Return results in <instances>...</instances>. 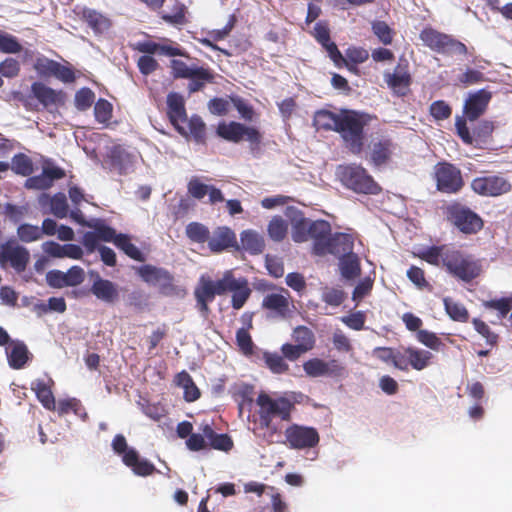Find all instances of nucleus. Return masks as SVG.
Listing matches in <instances>:
<instances>
[{"label": "nucleus", "mask_w": 512, "mask_h": 512, "mask_svg": "<svg viewBox=\"0 0 512 512\" xmlns=\"http://www.w3.org/2000/svg\"><path fill=\"white\" fill-rule=\"evenodd\" d=\"M371 117L355 111H343L337 132L353 154H360L364 146V127Z\"/></svg>", "instance_id": "obj_1"}, {"label": "nucleus", "mask_w": 512, "mask_h": 512, "mask_svg": "<svg viewBox=\"0 0 512 512\" xmlns=\"http://www.w3.org/2000/svg\"><path fill=\"white\" fill-rule=\"evenodd\" d=\"M446 271L454 278L469 283L477 278L482 271L480 261L454 247L445 254Z\"/></svg>", "instance_id": "obj_2"}, {"label": "nucleus", "mask_w": 512, "mask_h": 512, "mask_svg": "<svg viewBox=\"0 0 512 512\" xmlns=\"http://www.w3.org/2000/svg\"><path fill=\"white\" fill-rule=\"evenodd\" d=\"M337 176L345 187L356 193L377 194L380 191L379 185L360 165H340Z\"/></svg>", "instance_id": "obj_3"}, {"label": "nucleus", "mask_w": 512, "mask_h": 512, "mask_svg": "<svg viewBox=\"0 0 512 512\" xmlns=\"http://www.w3.org/2000/svg\"><path fill=\"white\" fill-rule=\"evenodd\" d=\"M257 404L260 407V419L268 426L273 417H279L283 421H290L292 405L286 395L272 398L266 393L259 394Z\"/></svg>", "instance_id": "obj_4"}, {"label": "nucleus", "mask_w": 512, "mask_h": 512, "mask_svg": "<svg viewBox=\"0 0 512 512\" xmlns=\"http://www.w3.org/2000/svg\"><path fill=\"white\" fill-rule=\"evenodd\" d=\"M420 38L425 45L438 53L449 55H465L467 53V47L464 43L433 29H424Z\"/></svg>", "instance_id": "obj_5"}, {"label": "nucleus", "mask_w": 512, "mask_h": 512, "mask_svg": "<svg viewBox=\"0 0 512 512\" xmlns=\"http://www.w3.org/2000/svg\"><path fill=\"white\" fill-rule=\"evenodd\" d=\"M286 444L297 450L310 449L318 445L320 436L316 428L292 424L286 428Z\"/></svg>", "instance_id": "obj_6"}, {"label": "nucleus", "mask_w": 512, "mask_h": 512, "mask_svg": "<svg viewBox=\"0 0 512 512\" xmlns=\"http://www.w3.org/2000/svg\"><path fill=\"white\" fill-rule=\"evenodd\" d=\"M217 134L221 138L234 143L245 139L250 142L252 149L261 142V135L257 129L234 121L220 123L217 127Z\"/></svg>", "instance_id": "obj_7"}, {"label": "nucleus", "mask_w": 512, "mask_h": 512, "mask_svg": "<svg viewBox=\"0 0 512 512\" xmlns=\"http://www.w3.org/2000/svg\"><path fill=\"white\" fill-rule=\"evenodd\" d=\"M29 260L28 249L18 244L15 239H9L0 244V263L3 266L9 263L15 271L21 273L26 270Z\"/></svg>", "instance_id": "obj_8"}, {"label": "nucleus", "mask_w": 512, "mask_h": 512, "mask_svg": "<svg viewBox=\"0 0 512 512\" xmlns=\"http://www.w3.org/2000/svg\"><path fill=\"white\" fill-rule=\"evenodd\" d=\"M437 187L446 193H455L463 186L461 171L452 164L440 163L435 168Z\"/></svg>", "instance_id": "obj_9"}, {"label": "nucleus", "mask_w": 512, "mask_h": 512, "mask_svg": "<svg viewBox=\"0 0 512 512\" xmlns=\"http://www.w3.org/2000/svg\"><path fill=\"white\" fill-rule=\"evenodd\" d=\"M471 188L479 195L494 197L509 192L511 185L504 177L491 175L475 178Z\"/></svg>", "instance_id": "obj_10"}, {"label": "nucleus", "mask_w": 512, "mask_h": 512, "mask_svg": "<svg viewBox=\"0 0 512 512\" xmlns=\"http://www.w3.org/2000/svg\"><path fill=\"white\" fill-rule=\"evenodd\" d=\"M396 145L387 137H377L371 140L368 146L369 161L376 167L389 163L394 154Z\"/></svg>", "instance_id": "obj_11"}, {"label": "nucleus", "mask_w": 512, "mask_h": 512, "mask_svg": "<svg viewBox=\"0 0 512 512\" xmlns=\"http://www.w3.org/2000/svg\"><path fill=\"white\" fill-rule=\"evenodd\" d=\"M303 368L304 371L312 377H340L345 373V367L335 359L324 361L319 358H314L305 362Z\"/></svg>", "instance_id": "obj_12"}, {"label": "nucleus", "mask_w": 512, "mask_h": 512, "mask_svg": "<svg viewBox=\"0 0 512 512\" xmlns=\"http://www.w3.org/2000/svg\"><path fill=\"white\" fill-rule=\"evenodd\" d=\"M492 98V93L486 89H480L468 94L464 103V114L469 121H475L485 111Z\"/></svg>", "instance_id": "obj_13"}, {"label": "nucleus", "mask_w": 512, "mask_h": 512, "mask_svg": "<svg viewBox=\"0 0 512 512\" xmlns=\"http://www.w3.org/2000/svg\"><path fill=\"white\" fill-rule=\"evenodd\" d=\"M89 276L93 280L91 293L99 300L105 303H113L119 297L118 287L110 280L103 279L98 272L89 271Z\"/></svg>", "instance_id": "obj_14"}, {"label": "nucleus", "mask_w": 512, "mask_h": 512, "mask_svg": "<svg viewBox=\"0 0 512 512\" xmlns=\"http://www.w3.org/2000/svg\"><path fill=\"white\" fill-rule=\"evenodd\" d=\"M451 216L455 226L466 234L476 233L483 226L482 219L468 208H454Z\"/></svg>", "instance_id": "obj_15"}, {"label": "nucleus", "mask_w": 512, "mask_h": 512, "mask_svg": "<svg viewBox=\"0 0 512 512\" xmlns=\"http://www.w3.org/2000/svg\"><path fill=\"white\" fill-rule=\"evenodd\" d=\"M31 91L43 107L49 111H53L64 104L65 95L62 91L54 90L41 82L33 83Z\"/></svg>", "instance_id": "obj_16"}, {"label": "nucleus", "mask_w": 512, "mask_h": 512, "mask_svg": "<svg viewBox=\"0 0 512 512\" xmlns=\"http://www.w3.org/2000/svg\"><path fill=\"white\" fill-rule=\"evenodd\" d=\"M310 240L313 241V251L316 255H325L327 242L331 235V226L325 220L312 221L309 219Z\"/></svg>", "instance_id": "obj_17"}, {"label": "nucleus", "mask_w": 512, "mask_h": 512, "mask_svg": "<svg viewBox=\"0 0 512 512\" xmlns=\"http://www.w3.org/2000/svg\"><path fill=\"white\" fill-rule=\"evenodd\" d=\"M62 177H64V171L61 168L47 166L43 168L41 174L28 178L25 186L29 189L45 190Z\"/></svg>", "instance_id": "obj_18"}, {"label": "nucleus", "mask_w": 512, "mask_h": 512, "mask_svg": "<svg viewBox=\"0 0 512 512\" xmlns=\"http://www.w3.org/2000/svg\"><path fill=\"white\" fill-rule=\"evenodd\" d=\"M289 292L283 289L281 293H270L263 299V307L274 312L280 318H286L290 313Z\"/></svg>", "instance_id": "obj_19"}, {"label": "nucleus", "mask_w": 512, "mask_h": 512, "mask_svg": "<svg viewBox=\"0 0 512 512\" xmlns=\"http://www.w3.org/2000/svg\"><path fill=\"white\" fill-rule=\"evenodd\" d=\"M326 246L325 255L332 254L340 258L353 253V238L346 233L331 234Z\"/></svg>", "instance_id": "obj_20"}, {"label": "nucleus", "mask_w": 512, "mask_h": 512, "mask_svg": "<svg viewBox=\"0 0 512 512\" xmlns=\"http://www.w3.org/2000/svg\"><path fill=\"white\" fill-rule=\"evenodd\" d=\"M122 461L138 476L146 477L156 471L154 464L146 459H140L138 452L133 448L123 455Z\"/></svg>", "instance_id": "obj_21"}, {"label": "nucleus", "mask_w": 512, "mask_h": 512, "mask_svg": "<svg viewBox=\"0 0 512 512\" xmlns=\"http://www.w3.org/2000/svg\"><path fill=\"white\" fill-rule=\"evenodd\" d=\"M235 244V233L228 227H218L208 239V246L213 252H221Z\"/></svg>", "instance_id": "obj_22"}, {"label": "nucleus", "mask_w": 512, "mask_h": 512, "mask_svg": "<svg viewBox=\"0 0 512 512\" xmlns=\"http://www.w3.org/2000/svg\"><path fill=\"white\" fill-rule=\"evenodd\" d=\"M387 85L398 95L404 96L407 93L411 82L410 74L398 65L393 73L384 75Z\"/></svg>", "instance_id": "obj_23"}, {"label": "nucleus", "mask_w": 512, "mask_h": 512, "mask_svg": "<svg viewBox=\"0 0 512 512\" xmlns=\"http://www.w3.org/2000/svg\"><path fill=\"white\" fill-rule=\"evenodd\" d=\"M168 115L171 122L181 131L180 123L187 122L183 97L177 93L167 96Z\"/></svg>", "instance_id": "obj_24"}, {"label": "nucleus", "mask_w": 512, "mask_h": 512, "mask_svg": "<svg viewBox=\"0 0 512 512\" xmlns=\"http://www.w3.org/2000/svg\"><path fill=\"white\" fill-rule=\"evenodd\" d=\"M138 274L147 283L153 285L167 286L171 283L170 273L152 265H144L138 269Z\"/></svg>", "instance_id": "obj_25"}, {"label": "nucleus", "mask_w": 512, "mask_h": 512, "mask_svg": "<svg viewBox=\"0 0 512 512\" xmlns=\"http://www.w3.org/2000/svg\"><path fill=\"white\" fill-rule=\"evenodd\" d=\"M432 357L433 354L427 350L403 348V358L406 360V369L411 366L416 370H423L430 364Z\"/></svg>", "instance_id": "obj_26"}, {"label": "nucleus", "mask_w": 512, "mask_h": 512, "mask_svg": "<svg viewBox=\"0 0 512 512\" xmlns=\"http://www.w3.org/2000/svg\"><path fill=\"white\" fill-rule=\"evenodd\" d=\"M216 295L218 294L216 293L214 280L201 277L199 286L195 290V297L200 305L201 312H208V303L212 302Z\"/></svg>", "instance_id": "obj_27"}, {"label": "nucleus", "mask_w": 512, "mask_h": 512, "mask_svg": "<svg viewBox=\"0 0 512 512\" xmlns=\"http://www.w3.org/2000/svg\"><path fill=\"white\" fill-rule=\"evenodd\" d=\"M373 355L386 364H392L400 370H406V360L403 358V349H392L387 347H377L373 350Z\"/></svg>", "instance_id": "obj_28"}, {"label": "nucleus", "mask_w": 512, "mask_h": 512, "mask_svg": "<svg viewBox=\"0 0 512 512\" xmlns=\"http://www.w3.org/2000/svg\"><path fill=\"white\" fill-rule=\"evenodd\" d=\"M341 117L342 113L336 114L328 110H319L314 114L313 123L318 130L337 132Z\"/></svg>", "instance_id": "obj_29"}, {"label": "nucleus", "mask_w": 512, "mask_h": 512, "mask_svg": "<svg viewBox=\"0 0 512 512\" xmlns=\"http://www.w3.org/2000/svg\"><path fill=\"white\" fill-rule=\"evenodd\" d=\"M241 247L250 254L262 253L265 247L263 237L253 230H245L240 235Z\"/></svg>", "instance_id": "obj_30"}, {"label": "nucleus", "mask_w": 512, "mask_h": 512, "mask_svg": "<svg viewBox=\"0 0 512 512\" xmlns=\"http://www.w3.org/2000/svg\"><path fill=\"white\" fill-rule=\"evenodd\" d=\"M6 354L9 365L14 369L22 368L28 360L27 347L21 342H12L6 348Z\"/></svg>", "instance_id": "obj_31"}, {"label": "nucleus", "mask_w": 512, "mask_h": 512, "mask_svg": "<svg viewBox=\"0 0 512 512\" xmlns=\"http://www.w3.org/2000/svg\"><path fill=\"white\" fill-rule=\"evenodd\" d=\"M340 270L344 278L350 280L356 278L360 274L359 258L356 254L350 253L339 258Z\"/></svg>", "instance_id": "obj_32"}, {"label": "nucleus", "mask_w": 512, "mask_h": 512, "mask_svg": "<svg viewBox=\"0 0 512 512\" xmlns=\"http://www.w3.org/2000/svg\"><path fill=\"white\" fill-rule=\"evenodd\" d=\"M138 406L141 408L142 412L154 421H160L167 415V410L164 405L160 403H150L149 400L141 395H139V399L137 400Z\"/></svg>", "instance_id": "obj_33"}, {"label": "nucleus", "mask_w": 512, "mask_h": 512, "mask_svg": "<svg viewBox=\"0 0 512 512\" xmlns=\"http://www.w3.org/2000/svg\"><path fill=\"white\" fill-rule=\"evenodd\" d=\"M43 62H45V64H42V61H39L38 67H44L47 72L54 75L63 82L68 83L74 80V73L70 68L63 66L58 62L47 59L43 60Z\"/></svg>", "instance_id": "obj_34"}, {"label": "nucleus", "mask_w": 512, "mask_h": 512, "mask_svg": "<svg viewBox=\"0 0 512 512\" xmlns=\"http://www.w3.org/2000/svg\"><path fill=\"white\" fill-rule=\"evenodd\" d=\"M83 17L96 34L105 32L110 26L109 20L95 10L85 9L83 11Z\"/></svg>", "instance_id": "obj_35"}, {"label": "nucleus", "mask_w": 512, "mask_h": 512, "mask_svg": "<svg viewBox=\"0 0 512 512\" xmlns=\"http://www.w3.org/2000/svg\"><path fill=\"white\" fill-rule=\"evenodd\" d=\"M450 250V246H432L422 252L421 258L434 266L445 265V254Z\"/></svg>", "instance_id": "obj_36"}, {"label": "nucleus", "mask_w": 512, "mask_h": 512, "mask_svg": "<svg viewBox=\"0 0 512 512\" xmlns=\"http://www.w3.org/2000/svg\"><path fill=\"white\" fill-rule=\"evenodd\" d=\"M292 337L294 341L297 343L296 345H299V347H301L302 350L306 352L314 347V334L309 328L305 326L296 327L293 331Z\"/></svg>", "instance_id": "obj_37"}, {"label": "nucleus", "mask_w": 512, "mask_h": 512, "mask_svg": "<svg viewBox=\"0 0 512 512\" xmlns=\"http://www.w3.org/2000/svg\"><path fill=\"white\" fill-rule=\"evenodd\" d=\"M114 244L130 258L137 261L144 260L142 252L134 244L131 243L127 235L118 234V236L114 239Z\"/></svg>", "instance_id": "obj_38"}, {"label": "nucleus", "mask_w": 512, "mask_h": 512, "mask_svg": "<svg viewBox=\"0 0 512 512\" xmlns=\"http://www.w3.org/2000/svg\"><path fill=\"white\" fill-rule=\"evenodd\" d=\"M186 235L193 242L204 243L208 241L210 231L202 223L191 222L186 226Z\"/></svg>", "instance_id": "obj_39"}, {"label": "nucleus", "mask_w": 512, "mask_h": 512, "mask_svg": "<svg viewBox=\"0 0 512 512\" xmlns=\"http://www.w3.org/2000/svg\"><path fill=\"white\" fill-rule=\"evenodd\" d=\"M195 74L196 75L188 78L190 80L188 83V90L190 93L200 91L205 86V83L211 82L213 79L212 73L203 67L197 69Z\"/></svg>", "instance_id": "obj_40"}, {"label": "nucleus", "mask_w": 512, "mask_h": 512, "mask_svg": "<svg viewBox=\"0 0 512 512\" xmlns=\"http://www.w3.org/2000/svg\"><path fill=\"white\" fill-rule=\"evenodd\" d=\"M88 227L93 228L99 240H103L105 242L114 243V239L118 236L114 229L105 225L99 219H91L90 223H88Z\"/></svg>", "instance_id": "obj_41"}, {"label": "nucleus", "mask_w": 512, "mask_h": 512, "mask_svg": "<svg viewBox=\"0 0 512 512\" xmlns=\"http://www.w3.org/2000/svg\"><path fill=\"white\" fill-rule=\"evenodd\" d=\"M287 229V222L280 216L273 217L268 225V233L270 238L277 242L285 238Z\"/></svg>", "instance_id": "obj_42"}, {"label": "nucleus", "mask_w": 512, "mask_h": 512, "mask_svg": "<svg viewBox=\"0 0 512 512\" xmlns=\"http://www.w3.org/2000/svg\"><path fill=\"white\" fill-rule=\"evenodd\" d=\"M11 169L16 174L28 176L33 172V163L27 155L19 153L12 158Z\"/></svg>", "instance_id": "obj_43"}, {"label": "nucleus", "mask_w": 512, "mask_h": 512, "mask_svg": "<svg viewBox=\"0 0 512 512\" xmlns=\"http://www.w3.org/2000/svg\"><path fill=\"white\" fill-rule=\"evenodd\" d=\"M346 297L345 292L340 288L324 287L321 291V299L330 306H340Z\"/></svg>", "instance_id": "obj_44"}, {"label": "nucleus", "mask_w": 512, "mask_h": 512, "mask_svg": "<svg viewBox=\"0 0 512 512\" xmlns=\"http://www.w3.org/2000/svg\"><path fill=\"white\" fill-rule=\"evenodd\" d=\"M17 235L22 242L30 243L42 238V230L38 226L24 223L17 228Z\"/></svg>", "instance_id": "obj_45"}, {"label": "nucleus", "mask_w": 512, "mask_h": 512, "mask_svg": "<svg viewBox=\"0 0 512 512\" xmlns=\"http://www.w3.org/2000/svg\"><path fill=\"white\" fill-rule=\"evenodd\" d=\"M292 239L298 243L310 240L309 219L300 218L294 221Z\"/></svg>", "instance_id": "obj_46"}, {"label": "nucleus", "mask_w": 512, "mask_h": 512, "mask_svg": "<svg viewBox=\"0 0 512 512\" xmlns=\"http://www.w3.org/2000/svg\"><path fill=\"white\" fill-rule=\"evenodd\" d=\"M51 213L59 218H66L68 215V203L65 194L57 193L50 201Z\"/></svg>", "instance_id": "obj_47"}, {"label": "nucleus", "mask_w": 512, "mask_h": 512, "mask_svg": "<svg viewBox=\"0 0 512 512\" xmlns=\"http://www.w3.org/2000/svg\"><path fill=\"white\" fill-rule=\"evenodd\" d=\"M369 57L368 51L363 48H349L346 51V57L348 66H346L350 71H354L356 69V65L365 62Z\"/></svg>", "instance_id": "obj_48"}, {"label": "nucleus", "mask_w": 512, "mask_h": 512, "mask_svg": "<svg viewBox=\"0 0 512 512\" xmlns=\"http://www.w3.org/2000/svg\"><path fill=\"white\" fill-rule=\"evenodd\" d=\"M22 50L17 38L0 30V51L3 53H19Z\"/></svg>", "instance_id": "obj_49"}, {"label": "nucleus", "mask_w": 512, "mask_h": 512, "mask_svg": "<svg viewBox=\"0 0 512 512\" xmlns=\"http://www.w3.org/2000/svg\"><path fill=\"white\" fill-rule=\"evenodd\" d=\"M33 390L35 391L38 400L46 409L50 411L56 410L55 397L51 390V386H36Z\"/></svg>", "instance_id": "obj_50"}, {"label": "nucleus", "mask_w": 512, "mask_h": 512, "mask_svg": "<svg viewBox=\"0 0 512 512\" xmlns=\"http://www.w3.org/2000/svg\"><path fill=\"white\" fill-rule=\"evenodd\" d=\"M444 305L448 315L456 321L465 322L468 319V311L461 304L450 299H444Z\"/></svg>", "instance_id": "obj_51"}, {"label": "nucleus", "mask_w": 512, "mask_h": 512, "mask_svg": "<svg viewBox=\"0 0 512 512\" xmlns=\"http://www.w3.org/2000/svg\"><path fill=\"white\" fill-rule=\"evenodd\" d=\"M57 411L59 415L68 414L70 411H73L76 415L79 416L85 414L81 402L76 398L60 400L58 402Z\"/></svg>", "instance_id": "obj_52"}, {"label": "nucleus", "mask_w": 512, "mask_h": 512, "mask_svg": "<svg viewBox=\"0 0 512 512\" xmlns=\"http://www.w3.org/2000/svg\"><path fill=\"white\" fill-rule=\"evenodd\" d=\"M171 68L173 70V74H174L175 78L188 79V78L192 77L193 75H196L195 72L200 67L188 66L183 61L174 59L171 61Z\"/></svg>", "instance_id": "obj_53"}, {"label": "nucleus", "mask_w": 512, "mask_h": 512, "mask_svg": "<svg viewBox=\"0 0 512 512\" xmlns=\"http://www.w3.org/2000/svg\"><path fill=\"white\" fill-rule=\"evenodd\" d=\"M373 33L384 44L389 45L393 40L391 28L384 21H375L372 23Z\"/></svg>", "instance_id": "obj_54"}, {"label": "nucleus", "mask_w": 512, "mask_h": 512, "mask_svg": "<svg viewBox=\"0 0 512 512\" xmlns=\"http://www.w3.org/2000/svg\"><path fill=\"white\" fill-rule=\"evenodd\" d=\"M187 188L193 198L201 200L208 195L210 185L200 182L197 177H193L190 179Z\"/></svg>", "instance_id": "obj_55"}, {"label": "nucleus", "mask_w": 512, "mask_h": 512, "mask_svg": "<svg viewBox=\"0 0 512 512\" xmlns=\"http://www.w3.org/2000/svg\"><path fill=\"white\" fill-rule=\"evenodd\" d=\"M96 120L100 123H106L110 120L112 114V105L104 99H99L94 107Z\"/></svg>", "instance_id": "obj_56"}, {"label": "nucleus", "mask_w": 512, "mask_h": 512, "mask_svg": "<svg viewBox=\"0 0 512 512\" xmlns=\"http://www.w3.org/2000/svg\"><path fill=\"white\" fill-rule=\"evenodd\" d=\"M232 306L234 309H241L248 297L250 296L251 290L246 280L243 285H240L239 289L232 292Z\"/></svg>", "instance_id": "obj_57"}, {"label": "nucleus", "mask_w": 512, "mask_h": 512, "mask_svg": "<svg viewBox=\"0 0 512 512\" xmlns=\"http://www.w3.org/2000/svg\"><path fill=\"white\" fill-rule=\"evenodd\" d=\"M417 339L419 342H421L428 348L436 351H438L440 347L443 345L441 340L436 336V334L429 332L427 330H419L417 333Z\"/></svg>", "instance_id": "obj_58"}, {"label": "nucleus", "mask_w": 512, "mask_h": 512, "mask_svg": "<svg viewBox=\"0 0 512 512\" xmlns=\"http://www.w3.org/2000/svg\"><path fill=\"white\" fill-rule=\"evenodd\" d=\"M94 93L89 88H82L75 95V104L79 110L88 109L94 101Z\"/></svg>", "instance_id": "obj_59"}, {"label": "nucleus", "mask_w": 512, "mask_h": 512, "mask_svg": "<svg viewBox=\"0 0 512 512\" xmlns=\"http://www.w3.org/2000/svg\"><path fill=\"white\" fill-rule=\"evenodd\" d=\"M265 361L269 369L274 373H283L287 369V364L279 354L265 353Z\"/></svg>", "instance_id": "obj_60"}, {"label": "nucleus", "mask_w": 512, "mask_h": 512, "mask_svg": "<svg viewBox=\"0 0 512 512\" xmlns=\"http://www.w3.org/2000/svg\"><path fill=\"white\" fill-rule=\"evenodd\" d=\"M451 112L452 110L450 106L442 100L435 101L430 106V113L437 120H444L449 118Z\"/></svg>", "instance_id": "obj_61"}, {"label": "nucleus", "mask_w": 512, "mask_h": 512, "mask_svg": "<svg viewBox=\"0 0 512 512\" xmlns=\"http://www.w3.org/2000/svg\"><path fill=\"white\" fill-rule=\"evenodd\" d=\"M485 307L496 310L498 312V318L502 319L511 311V302L507 299L491 300L485 302Z\"/></svg>", "instance_id": "obj_62"}, {"label": "nucleus", "mask_w": 512, "mask_h": 512, "mask_svg": "<svg viewBox=\"0 0 512 512\" xmlns=\"http://www.w3.org/2000/svg\"><path fill=\"white\" fill-rule=\"evenodd\" d=\"M494 127L492 122L489 121H482L480 122L477 127L473 130L474 134V141L479 142H485L486 139L491 135Z\"/></svg>", "instance_id": "obj_63"}, {"label": "nucleus", "mask_w": 512, "mask_h": 512, "mask_svg": "<svg viewBox=\"0 0 512 512\" xmlns=\"http://www.w3.org/2000/svg\"><path fill=\"white\" fill-rule=\"evenodd\" d=\"M47 284L53 288L67 287L65 272L60 270H51L46 275Z\"/></svg>", "instance_id": "obj_64"}]
</instances>
